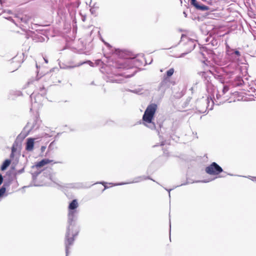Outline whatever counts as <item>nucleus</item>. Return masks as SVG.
I'll use <instances>...</instances> for the list:
<instances>
[{"label":"nucleus","instance_id":"obj_22","mask_svg":"<svg viewBox=\"0 0 256 256\" xmlns=\"http://www.w3.org/2000/svg\"><path fill=\"white\" fill-rule=\"evenodd\" d=\"M6 188L3 186L0 188V198H2L3 195L4 194V192H6Z\"/></svg>","mask_w":256,"mask_h":256},{"label":"nucleus","instance_id":"obj_14","mask_svg":"<svg viewBox=\"0 0 256 256\" xmlns=\"http://www.w3.org/2000/svg\"><path fill=\"white\" fill-rule=\"evenodd\" d=\"M34 138H28L26 143V150L28 151H32L34 148Z\"/></svg>","mask_w":256,"mask_h":256},{"label":"nucleus","instance_id":"obj_1","mask_svg":"<svg viewBox=\"0 0 256 256\" xmlns=\"http://www.w3.org/2000/svg\"><path fill=\"white\" fill-rule=\"evenodd\" d=\"M78 206V204L76 200H72L68 207V226L65 236L64 244L66 247V256H68L70 246H72L76 237L79 232V228L76 224L78 210H76Z\"/></svg>","mask_w":256,"mask_h":256},{"label":"nucleus","instance_id":"obj_36","mask_svg":"<svg viewBox=\"0 0 256 256\" xmlns=\"http://www.w3.org/2000/svg\"><path fill=\"white\" fill-rule=\"evenodd\" d=\"M184 15L185 17H186L187 16V14H186V12H184Z\"/></svg>","mask_w":256,"mask_h":256},{"label":"nucleus","instance_id":"obj_28","mask_svg":"<svg viewBox=\"0 0 256 256\" xmlns=\"http://www.w3.org/2000/svg\"><path fill=\"white\" fill-rule=\"evenodd\" d=\"M16 151V148H14V146H13L12 148V152L14 153Z\"/></svg>","mask_w":256,"mask_h":256},{"label":"nucleus","instance_id":"obj_32","mask_svg":"<svg viewBox=\"0 0 256 256\" xmlns=\"http://www.w3.org/2000/svg\"><path fill=\"white\" fill-rule=\"evenodd\" d=\"M112 82H118V80H112Z\"/></svg>","mask_w":256,"mask_h":256},{"label":"nucleus","instance_id":"obj_44","mask_svg":"<svg viewBox=\"0 0 256 256\" xmlns=\"http://www.w3.org/2000/svg\"><path fill=\"white\" fill-rule=\"evenodd\" d=\"M164 144L163 142L162 143L161 146H163Z\"/></svg>","mask_w":256,"mask_h":256},{"label":"nucleus","instance_id":"obj_38","mask_svg":"<svg viewBox=\"0 0 256 256\" xmlns=\"http://www.w3.org/2000/svg\"><path fill=\"white\" fill-rule=\"evenodd\" d=\"M38 74L36 76V80H38L40 78H38Z\"/></svg>","mask_w":256,"mask_h":256},{"label":"nucleus","instance_id":"obj_24","mask_svg":"<svg viewBox=\"0 0 256 256\" xmlns=\"http://www.w3.org/2000/svg\"><path fill=\"white\" fill-rule=\"evenodd\" d=\"M50 75V74H47L44 75L43 76H42V80H45L47 79L48 78H49Z\"/></svg>","mask_w":256,"mask_h":256},{"label":"nucleus","instance_id":"obj_7","mask_svg":"<svg viewBox=\"0 0 256 256\" xmlns=\"http://www.w3.org/2000/svg\"><path fill=\"white\" fill-rule=\"evenodd\" d=\"M228 90V87L227 86H224L221 94L219 92L216 94L215 101L217 104L219 105L221 104H223L228 100V96H226L225 94Z\"/></svg>","mask_w":256,"mask_h":256},{"label":"nucleus","instance_id":"obj_26","mask_svg":"<svg viewBox=\"0 0 256 256\" xmlns=\"http://www.w3.org/2000/svg\"><path fill=\"white\" fill-rule=\"evenodd\" d=\"M24 172V168H22L18 170L16 173L17 174H20Z\"/></svg>","mask_w":256,"mask_h":256},{"label":"nucleus","instance_id":"obj_18","mask_svg":"<svg viewBox=\"0 0 256 256\" xmlns=\"http://www.w3.org/2000/svg\"><path fill=\"white\" fill-rule=\"evenodd\" d=\"M17 18L20 20V22H24V23H27L28 22L29 20V17L26 16H18L17 17Z\"/></svg>","mask_w":256,"mask_h":256},{"label":"nucleus","instance_id":"obj_25","mask_svg":"<svg viewBox=\"0 0 256 256\" xmlns=\"http://www.w3.org/2000/svg\"><path fill=\"white\" fill-rule=\"evenodd\" d=\"M96 184H102L104 186V190L108 188V187L106 186V183L105 182H96Z\"/></svg>","mask_w":256,"mask_h":256},{"label":"nucleus","instance_id":"obj_17","mask_svg":"<svg viewBox=\"0 0 256 256\" xmlns=\"http://www.w3.org/2000/svg\"><path fill=\"white\" fill-rule=\"evenodd\" d=\"M174 72V68H170L166 72V75L164 76V78H170L172 76Z\"/></svg>","mask_w":256,"mask_h":256},{"label":"nucleus","instance_id":"obj_8","mask_svg":"<svg viewBox=\"0 0 256 256\" xmlns=\"http://www.w3.org/2000/svg\"><path fill=\"white\" fill-rule=\"evenodd\" d=\"M205 170L210 175H217L223 171L222 168L215 162L206 167Z\"/></svg>","mask_w":256,"mask_h":256},{"label":"nucleus","instance_id":"obj_16","mask_svg":"<svg viewBox=\"0 0 256 256\" xmlns=\"http://www.w3.org/2000/svg\"><path fill=\"white\" fill-rule=\"evenodd\" d=\"M11 160H6L3 162L2 166H1V170H6V168L10 166V164Z\"/></svg>","mask_w":256,"mask_h":256},{"label":"nucleus","instance_id":"obj_33","mask_svg":"<svg viewBox=\"0 0 256 256\" xmlns=\"http://www.w3.org/2000/svg\"><path fill=\"white\" fill-rule=\"evenodd\" d=\"M166 190L168 191V193H169V196L170 197V191L172 190H171V189H170V190H168V189H166Z\"/></svg>","mask_w":256,"mask_h":256},{"label":"nucleus","instance_id":"obj_29","mask_svg":"<svg viewBox=\"0 0 256 256\" xmlns=\"http://www.w3.org/2000/svg\"><path fill=\"white\" fill-rule=\"evenodd\" d=\"M2 180H3L2 176L0 174V184H1L2 183Z\"/></svg>","mask_w":256,"mask_h":256},{"label":"nucleus","instance_id":"obj_35","mask_svg":"<svg viewBox=\"0 0 256 256\" xmlns=\"http://www.w3.org/2000/svg\"><path fill=\"white\" fill-rule=\"evenodd\" d=\"M14 156V153L11 152V154H10V158H13Z\"/></svg>","mask_w":256,"mask_h":256},{"label":"nucleus","instance_id":"obj_42","mask_svg":"<svg viewBox=\"0 0 256 256\" xmlns=\"http://www.w3.org/2000/svg\"><path fill=\"white\" fill-rule=\"evenodd\" d=\"M202 182H208V181H205V180H204V181H202Z\"/></svg>","mask_w":256,"mask_h":256},{"label":"nucleus","instance_id":"obj_15","mask_svg":"<svg viewBox=\"0 0 256 256\" xmlns=\"http://www.w3.org/2000/svg\"><path fill=\"white\" fill-rule=\"evenodd\" d=\"M53 162V160H50L48 159L44 158V159L42 160L41 161L37 162L35 166L38 168H40V167H42V166H44V165H46L48 164H49L51 162Z\"/></svg>","mask_w":256,"mask_h":256},{"label":"nucleus","instance_id":"obj_47","mask_svg":"<svg viewBox=\"0 0 256 256\" xmlns=\"http://www.w3.org/2000/svg\"><path fill=\"white\" fill-rule=\"evenodd\" d=\"M170 227L171 226V225H170Z\"/></svg>","mask_w":256,"mask_h":256},{"label":"nucleus","instance_id":"obj_27","mask_svg":"<svg viewBox=\"0 0 256 256\" xmlns=\"http://www.w3.org/2000/svg\"><path fill=\"white\" fill-rule=\"evenodd\" d=\"M248 178H249L250 179L252 180L256 181V177H253V176H248Z\"/></svg>","mask_w":256,"mask_h":256},{"label":"nucleus","instance_id":"obj_41","mask_svg":"<svg viewBox=\"0 0 256 256\" xmlns=\"http://www.w3.org/2000/svg\"><path fill=\"white\" fill-rule=\"evenodd\" d=\"M106 45L107 46H109V44H107V43H105Z\"/></svg>","mask_w":256,"mask_h":256},{"label":"nucleus","instance_id":"obj_23","mask_svg":"<svg viewBox=\"0 0 256 256\" xmlns=\"http://www.w3.org/2000/svg\"><path fill=\"white\" fill-rule=\"evenodd\" d=\"M210 44H211V45L212 46H217L218 44V42L217 40H214L213 38L212 40L210 41Z\"/></svg>","mask_w":256,"mask_h":256},{"label":"nucleus","instance_id":"obj_19","mask_svg":"<svg viewBox=\"0 0 256 256\" xmlns=\"http://www.w3.org/2000/svg\"><path fill=\"white\" fill-rule=\"evenodd\" d=\"M248 92L250 93L249 95L252 96L254 100H256V89L251 88Z\"/></svg>","mask_w":256,"mask_h":256},{"label":"nucleus","instance_id":"obj_40","mask_svg":"<svg viewBox=\"0 0 256 256\" xmlns=\"http://www.w3.org/2000/svg\"><path fill=\"white\" fill-rule=\"evenodd\" d=\"M188 183H186V184H181L180 186H182V185H185L186 184H187Z\"/></svg>","mask_w":256,"mask_h":256},{"label":"nucleus","instance_id":"obj_46","mask_svg":"<svg viewBox=\"0 0 256 256\" xmlns=\"http://www.w3.org/2000/svg\"><path fill=\"white\" fill-rule=\"evenodd\" d=\"M180 2H181V3H182V0H180Z\"/></svg>","mask_w":256,"mask_h":256},{"label":"nucleus","instance_id":"obj_31","mask_svg":"<svg viewBox=\"0 0 256 256\" xmlns=\"http://www.w3.org/2000/svg\"><path fill=\"white\" fill-rule=\"evenodd\" d=\"M86 16H82V21L84 22L86 20Z\"/></svg>","mask_w":256,"mask_h":256},{"label":"nucleus","instance_id":"obj_3","mask_svg":"<svg viewBox=\"0 0 256 256\" xmlns=\"http://www.w3.org/2000/svg\"><path fill=\"white\" fill-rule=\"evenodd\" d=\"M156 109L157 105L156 104H152L148 105L142 116L143 124L152 130L156 128V125L152 120Z\"/></svg>","mask_w":256,"mask_h":256},{"label":"nucleus","instance_id":"obj_6","mask_svg":"<svg viewBox=\"0 0 256 256\" xmlns=\"http://www.w3.org/2000/svg\"><path fill=\"white\" fill-rule=\"evenodd\" d=\"M226 58L230 61L234 62H238L241 56L240 52L232 48H231L228 44L226 46Z\"/></svg>","mask_w":256,"mask_h":256},{"label":"nucleus","instance_id":"obj_43","mask_svg":"<svg viewBox=\"0 0 256 256\" xmlns=\"http://www.w3.org/2000/svg\"><path fill=\"white\" fill-rule=\"evenodd\" d=\"M45 60L46 62V63L48 62V60Z\"/></svg>","mask_w":256,"mask_h":256},{"label":"nucleus","instance_id":"obj_5","mask_svg":"<svg viewBox=\"0 0 256 256\" xmlns=\"http://www.w3.org/2000/svg\"><path fill=\"white\" fill-rule=\"evenodd\" d=\"M181 42L184 46V50L186 51L182 53L178 58L184 57L186 54L194 50L196 45V41L188 37L185 35H182Z\"/></svg>","mask_w":256,"mask_h":256},{"label":"nucleus","instance_id":"obj_4","mask_svg":"<svg viewBox=\"0 0 256 256\" xmlns=\"http://www.w3.org/2000/svg\"><path fill=\"white\" fill-rule=\"evenodd\" d=\"M46 93V90L44 87L40 88V93L36 94L34 93L32 94L30 97L32 100V109L36 110H38L42 106V102L44 100V96Z\"/></svg>","mask_w":256,"mask_h":256},{"label":"nucleus","instance_id":"obj_13","mask_svg":"<svg viewBox=\"0 0 256 256\" xmlns=\"http://www.w3.org/2000/svg\"><path fill=\"white\" fill-rule=\"evenodd\" d=\"M171 80L170 78H163L160 86V89L162 90H166L170 86Z\"/></svg>","mask_w":256,"mask_h":256},{"label":"nucleus","instance_id":"obj_39","mask_svg":"<svg viewBox=\"0 0 256 256\" xmlns=\"http://www.w3.org/2000/svg\"><path fill=\"white\" fill-rule=\"evenodd\" d=\"M90 84L92 85H94V82H92Z\"/></svg>","mask_w":256,"mask_h":256},{"label":"nucleus","instance_id":"obj_11","mask_svg":"<svg viewBox=\"0 0 256 256\" xmlns=\"http://www.w3.org/2000/svg\"><path fill=\"white\" fill-rule=\"evenodd\" d=\"M192 5L194 6L197 10L201 11H206L209 10V8L204 4H200L196 0H190Z\"/></svg>","mask_w":256,"mask_h":256},{"label":"nucleus","instance_id":"obj_20","mask_svg":"<svg viewBox=\"0 0 256 256\" xmlns=\"http://www.w3.org/2000/svg\"><path fill=\"white\" fill-rule=\"evenodd\" d=\"M206 100H207V104H208L207 108L210 110H212V107L214 104V101L212 99L209 100L208 98L206 99Z\"/></svg>","mask_w":256,"mask_h":256},{"label":"nucleus","instance_id":"obj_9","mask_svg":"<svg viewBox=\"0 0 256 256\" xmlns=\"http://www.w3.org/2000/svg\"><path fill=\"white\" fill-rule=\"evenodd\" d=\"M134 59H126L123 62H120V66L118 67L120 68H130L132 66Z\"/></svg>","mask_w":256,"mask_h":256},{"label":"nucleus","instance_id":"obj_34","mask_svg":"<svg viewBox=\"0 0 256 256\" xmlns=\"http://www.w3.org/2000/svg\"><path fill=\"white\" fill-rule=\"evenodd\" d=\"M132 92H134V93H138V92L136 90H133Z\"/></svg>","mask_w":256,"mask_h":256},{"label":"nucleus","instance_id":"obj_2","mask_svg":"<svg viewBox=\"0 0 256 256\" xmlns=\"http://www.w3.org/2000/svg\"><path fill=\"white\" fill-rule=\"evenodd\" d=\"M238 72V70L235 68L230 70L228 68H225L222 70L216 72L214 76L222 84L230 82V79L234 78L236 81L235 84L240 86L242 84L243 80L240 76L236 75Z\"/></svg>","mask_w":256,"mask_h":256},{"label":"nucleus","instance_id":"obj_30","mask_svg":"<svg viewBox=\"0 0 256 256\" xmlns=\"http://www.w3.org/2000/svg\"><path fill=\"white\" fill-rule=\"evenodd\" d=\"M206 49V48H202L201 50H202V55H204V51H205Z\"/></svg>","mask_w":256,"mask_h":256},{"label":"nucleus","instance_id":"obj_12","mask_svg":"<svg viewBox=\"0 0 256 256\" xmlns=\"http://www.w3.org/2000/svg\"><path fill=\"white\" fill-rule=\"evenodd\" d=\"M147 179L151 180L153 181H154L152 179L150 178L149 176H140L136 178H135L132 182H126V183H120V184H115L114 186H118V185H122L128 184H132V183H136L139 182H142L143 180H146Z\"/></svg>","mask_w":256,"mask_h":256},{"label":"nucleus","instance_id":"obj_37","mask_svg":"<svg viewBox=\"0 0 256 256\" xmlns=\"http://www.w3.org/2000/svg\"><path fill=\"white\" fill-rule=\"evenodd\" d=\"M210 38H206V41L207 42H208L209 41V40H210Z\"/></svg>","mask_w":256,"mask_h":256},{"label":"nucleus","instance_id":"obj_45","mask_svg":"<svg viewBox=\"0 0 256 256\" xmlns=\"http://www.w3.org/2000/svg\"><path fill=\"white\" fill-rule=\"evenodd\" d=\"M54 164H57V163H58V162H54Z\"/></svg>","mask_w":256,"mask_h":256},{"label":"nucleus","instance_id":"obj_21","mask_svg":"<svg viewBox=\"0 0 256 256\" xmlns=\"http://www.w3.org/2000/svg\"><path fill=\"white\" fill-rule=\"evenodd\" d=\"M50 179L55 183H57L58 181V179L55 177V176L53 174H50Z\"/></svg>","mask_w":256,"mask_h":256},{"label":"nucleus","instance_id":"obj_10","mask_svg":"<svg viewBox=\"0 0 256 256\" xmlns=\"http://www.w3.org/2000/svg\"><path fill=\"white\" fill-rule=\"evenodd\" d=\"M40 123V120L37 118H36L34 120H33L32 122H28L26 127H30V128L29 130H36L38 128Z\"/></svg>","mask_w":256,"mask_h":256}]
</instances>
